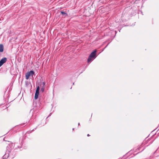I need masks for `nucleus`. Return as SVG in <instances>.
Instances as JSON below:
<instances>
[{"instance_id":"obj_8","label":"nucleus","mask_w":159,"mask_h":159,"mask_svg":"<svg viewBox=\"0 0 159 159\" xmlns=\"http://www.w3.org/2000/svg\"><path fill=\"white\" fill-rule=\"evenodd\" d=\"M39 86H38L37 87V88L36 92H39Z\"/></svg>"},{"instance_id":"obj_13","label":"nucleus","mask_w":159,"mask_h":159,"mask_svg":"<svg viewBox=\"0 0 159 159\" xmlns=\"http://www.w3.org/2000/svg\"><path fill=\"white\" fill-rule=\"evenodd\" d=\"M78 125H80V123H78Z\"/></svg>"},{"instance_id":"obj_3","label":"nucleus","mask_w":159,"mask_h":159,"mask_svg":"<svg viewBox=\"0 0 159 159\" xmlns=\"http://www.w3.org/2000/svg\"><path fill=\"white\" fill-rule=\"evenodd\" d=\"M7 61V58L6 57L2 58L0 61V67L5 63Z\"/></svg>"},{"instance_id":"obj_4","label":"nucleus","mask_w":159,"mask_h":159,"mask_svg":"<svg viewBox=\"0 0 159 159\" xmlns=\"http://www.w3.org/2000/svg\"><path fill=\"white\" fill-rule=\"evenodd\" d=\"M45 84V82H42V84H41V85H42V86L41 89L40 91L42 92H44Z\"/></svg>"},{"instance_id":"obj_5","label":"nucleus","mask_w":159,"mask_h":159,"mask_svg":"<svg viewBox=\"0 0 159 159\" xmlns=\"http://www.w3.org/2000/svg\"><path fill=\"white\" fill-rule=\"evenodd\" d=\"M3 51V46L2 44H0V52H2Z\"/></svg>"},{"instance_id":"obj_9","label":"nucleus","mask_w":159,"mask_h":159,"mask_svg":"<svg viewBox=\"0 0 159 159\" xmlns=\"http://www.w3.org/2000/svg\"><path fill=\"white\" fill-rule=\"evenodd\" d=\"M6 155L5 154L3 157V159H5L4 158L5 157V156H6Z\"/></svg>"},{"instance_id":"obj_2","label":"nucleus","mask_w":159,"mask_h":159,"mask_svg":"<svg viewBox=\"0 0 159 159\" xmlns=\"http://www.w3.org/2000/svg\"><path fill=\"white\" fill-rule=\"evenodd\" d=\"M34 73V72L33 70H30V71L27 72L25 75L26 79L28 80L29 79L31 75H33Z\"/></svg>"},{"instance_id":"obj_12","label":"nucleus","mask_w":159,"mask_h":159,"mask_svg":"<svg viewBox=\"0 0 159 159\" xmlns=\"http://www.w3.org/2000/svg\"><path fill=\"white\" fill-rule=\"evenodd\" d=\"M8 157V155H7V157Z\"/></svg>"},{"instance_id":"obj_11","label":"nucleus","mask_w":159,"mask_h":159,"mask_svg":"<svg viewBox=\"0 0 159 159\" xmlns=\"http://www.w3.org/2000/svg\"><path fill=\"white\" fill-rule=\"evenodd\" d=\"M90 136V135H89V134H87V136Z\"/></svg>"},{"instance_id":"obj_10","label":"nucleus","mask_w":159,"mask_h":159,"mask_svg":"<svg viewBox=\"0 0 159 159\" xmlns=\"http://www.w3.org/2000/svg\"><path fill=\"white\" fill-rule=\"evenodd\" d=\"M6 155L5 154L3 157V159H5L4 158L5 157V156H6Z\"/></svg>"},{"instance_id":"obj_6","label":"nucleus","mask_w":159,"mask_h":159,"mask_svg":"<svg viewBox=\"0 0 159 159\" xmlns=\"http://www.w3.org/2000/svg\"><path fill=\"white\" fill-rule=\"evenodd\" d=\"M39 94V92H35V99H36L38 98V97Z\"/></svg>"},{"instance_id":"obj_1","label":"nucleus","mask_w":159,"mask_h":159,"mask_svg":"<svg viewBox=\"0 0 159 159\" xmlns=\"http://www.w3.org/2000/svg\"><path fill=\"white\" fill-rule=\"evenodd\" d=\"M96 50H94L92 52L90 53L88 59V62H89L92 61L96 57Z\"/></svg>"},{"instance_id":"obj_7","label":"nucleus","mask_w":159,"mask_h":159,"mask_svg":"<svg viewBox=\"0 0 159 159\" xmlns=\"http://www.w3.org/2000/svg\"><path fill=\"white\" fill-rule=\"evenodd\" d=\"M61 13L63 15H64L66 17L67 16V13H66L65 12L62 11H61Z\"/></svg>"}]
</instances>
